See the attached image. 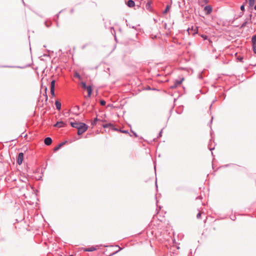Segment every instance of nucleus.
Masks as SVG:
<instances>
[{
    "label": "nucleus",
    "mask_w": 256,
    "mask_h": 256,
    "mask_svg": "<svg viewBox=\"0 0 256 256\" xmlns=\"http://www.w3.org/2000/svg\"><path fill=\"white\" fill-rule=\"evenodd\" d=\"M70 126L78 130L77 134L81 135L88 129V126L82 122H70Z\"/></svg>",
    "instance_id": "nucleus-1"
},
{
    "label": "nucleus",
    "mask_w": 256,
    "mask_h": 256,
    "mask_svg": "<svg viewBox=\"0 0 256 256\" xmlns=\"http://www.w3.org/2000/svg\"><path fill=\"white\" fill-rule=\"evenodd\" d=\"M252 14H250L244 20V22L240 26V28L242 29L244 28L247 24L252 23Z\"/></svg>",
    "instance_id": "nucleus-2"
},
{
    "label": "nucleus",
    "mask_w": 256,
    "mask_h": 256,
    "mask_svg": "<svg viewBox=\"0 0 256 256\" xmlns=\"http://www.w3.org/2000/svg\"><path fill=\"white\" fill-rule=\"evenodd\" d=\"M252 48L254 53L256 54V34L252 36Z\"/></svg>",
    "instance_id": "nucleus-3"
},
{
    "label": "nucleus",
    "mask_w": 256,
    "mask_h": 256,
    "mask_svg": "<svg viewBox=\"0 0 256 256\" xmlns=\"http://www.w3.org/2000/svg\"><path fill=\"white\" fill-rule=\"evenodd\" d=\"M184 80V78H182L180 80H176L174 82V84L170 86V88L174 89L176 88L178 85L180 84Z\"/></svg>",
    "instance_id": "nucleus-4"
},
{
    "label": "nucleus",
    "mask_w": 256,
    "mask_h": 256,
    "mask_svg": "<svg viewBox=\"0 0 256 256\" xmlns=\"http://www.w3.org/2000/svg\"><path fill=\"white\" fill-rule=\"evenodd\" d=\"M55 82L56 80H52L50 82V93L52 97H54L55 96L54 94V88H55Z\"/></svg>",
    "instance_id": "nucleus-5"
},
{
    "label": "nucleus",
    "mask_w": 256,
    "mask_h": 256,
    "mask_svg": "<svg viewBox=\"0 0 256 256\" xmlns=\"http://www.w3.org/2000/svg\"><path fill=\"white\" fill-rule=\"evenodd\" d=\"M24 154L23 152L18 153L16 159V162L18 164L20 165L22 164L24 160Z\"/></svg>",
    "instance_id": "nucleus-6"
},
{
    "label": "nucleus",
    "mask_w": 256,
    "mask_h": 256,
    "mask_svg": "<svg viewBox=\"0 0 256 256\" xmlns=\"http://www.w3.org/2000/svg\"><path fill=\"white\" fill-rule=\"evenodd\" d=\"M204 12H205L206 14H210L212 12V7L208 5V6H206L204 8Z\"/></svg>",
    "instance_id": "nucleus-7"
},
{
    "label": "nucleus",
    "mask_w": 256,
    "mask_h": 256,
    "mask_svg": "<svg viewBox=\"0 0 256 256\" xmlns=\"http://www.w3.org/2000/svg\"><path fill=\"white\" fill-rule=\"evenodd\" d=\"M248 10H250V12H252V8L254 6L255 0H248Z\"/></svg>",
    "instance_id": "nucleus-8"
},
{
    "label": "nucleus",
    "mask_w": 256,
    "mask_h": 256,
    "mask_svg": "<svg viewBox=\"0 0 256 256\" xmlns=\"http://www.w3.org/2000/svg\"><path fill=\"white\" fill-rule=\"evenodd\" d=\"M52 142V140L50 137H46L44 140V143L46 146H50Z\"/></svg>",
    "instance_id": "nucleus-9"
},
{
    "label": "nucleus",
    "mask_w": 256,
    "mask_h": 256,
    "mask_svg": "<svg viewBox=\"0 0 256 256\" xmlns=\"http://www.w3.org/2000/svg\"><path fill=\"white\" fill-rule=\"evenodd\" d=\"M126 4L129 8H133L135 6V2L133 0H128L126 2Z\"/></svg>",
    "instance_id": "nucleus-10"
},
{
    "label": "nucleus",
    "mask_w": 256,
    "mask_h": 256,
    "mask_svg": "<svg viewBox=\"0 0 256 256\" xmlns=\"http://www.w3.org/2000/svg\"><path fill=\"white\" fill-rule=\"evenodd\" d=\"M67 142V141H64L58 144L54 148V151L56 152L62 146L64 145Z\"/></svg>",
    "instance_id": "nucleus-11"
},
{
    "label": "nucleus",
    "mask_w": 256,
    "mask_h": 256,
    "mask_svg": "<svg viewBox=\"0 0 256 256\" xmlns=\"http://www.w3.org/2000/svg\"><path fill=\"white\" fill-rule=\"evenodd\" d=\"M86 90H87L88 92L87 96L88 98L90 97L92 92V86L90 85H88V87Z\"/></svg>",
    "instance_id": "nucleus-12"
},
{
    "label": "nucleus",
    "mask_w": 256,
    "mask_h": 256,
    "mask_svg": "<svg viewBox=\"0 0 256 256\" xmlns=\"http://www.w3.org/2000/svg\"><path fill=\"white\" fill-rule=\"evenodd\" d=\"M152 3V1L149 0L148 2L146 4V9L151 12H152V9L151 6Z\"/></svg>",
    "instance_id": "nucleus-13"
},
{
    "label": "nucleus",
    "mask_w": 256,
    "mask_h": 256,
    "mask_svg": "<svg viewBox=\"0 0 256 256\" xmlns=\"http://www.w3.org/2000/svg\"><path fill=\"white\" fill-rule=\"evenodd\" d=\"M55 105H56V109L58 110H60L61 109V106H62L61 102L58 100H56L55 102Z\"/></svg>",
    "instance_id": "nucleus-14"
},
{
    "label": "nucleus",
    "mask_w": 256,
    "mask_h": 256,
    "mask_svg": "<svg viewBox=\"0 0 256 256\" xmlns=\"http://www.w3.org/2000/svg\"><path fill=\"white\" fill-rule=\"evenodd\" d=\"M30 66V64H26L25 66H4V67H6V68H26V67Z\"/></svg>",
    "instance_id": "nucleus-15"
},
{
    "label": "nucleus",
    "mask_w": 256,
    "mask_h": 256,
    "mask_svg": "<svg viewBox=\"0 0 256 256\" xmlns=\"http://www.w3.org/2000/svg\"><path fill=\"white\" fill-rule=\"evenodd\" d=\"M96 249L94 246L86 248L84 250V252H94Z\"/></svg>",
    "instance_id": "nucleus-16"
},
{
    "label": "nucleus",
    "mask_w": 256,
    "mask_h": 256,
    "mask_svg": "<svg viewBox=\"0 0 256 256\" xmlns=\"http://www.w3.org/2000/svg\"><path fill=\"white\" fill-rule=\"evenodd\" d=\"M170 5H169V4H168V5L166 6V8H165L164 10L163 11V12H162V14H167V13H168V12L170 10Z\"/></svg>",
    "instance_id": "nucleus-17"
},
{
    "label": "nucleus",
    "mask_w": 256,
    "mask_h": 256,
    "mask_svg": "<svg viewBox=\"0 0 256 256\" xmlns=\"http://www.w3.org/2000/svg\"><path fill=\"white\" fill-rule=\"evenodd\" d=\"M102 127L104 128H112V127H114V124H112V123H108V124H102Z\"/></svg>",
    "instance_id": "nucleus-18"
},
{
    "label": "nucleus",
    "mask_w": 256,
    "mask_h": 256,
    "mask_svg": "<svg viewBox=\"0 0 256 256\" xmlns=\"http://www.w3.org/2000/svg\"><path fill=\"white\" fill-rule=\"evenodd\" d=\"M44 96H45V101L46 102L48 100V95H47V93H46L47 87L46 86H44Z\"/></svg>",
    "instance_id": "nucleus-19"
},
{
    "label": "nucleus",
    "mask_w": 256,
    "mask_h": 256,
    "mask_svg": "<svg viewBox=\"0 0 256 256\" xmlns=\"http://www.w3.org/2000/svg\"><path fill=\"white\" fill-rule=\"evenodd\" d=\"M59 123V128H64L66 126V124L63 121H58Z\"/></svg>",
    "instance_id": "nucleus-20"
},
{
    "label": "nucleus",
    "mask_w": 256,
    "mask_h": 256,
    "mask_svg": "<svg viewBox=\"0 0 256 256\" xmlns=\"http://www.w3.org/2000/svg\"><path fill=\"white\" fill-rule=\"evenodd\" d=\"M98 120H100L97 118L96 117V118H94V120H92V122L91 123V124L92 126H94L96 124V122H98Z\"/></svg>",
    "instance_id": "nucleus-21"
},
{
    "label": "nucleus",
    "mask_w": 256,
    "mask_h": 256,
    "mask_svg": "<svg viewBox=\"0 0 256 256\" xmlns=\"http://www.w3.org/2000/svg\"><path fill=\"white\" fill-rule=\"evenodd\" d=\"M247 0H245V2L240 6V9L242 12H244L245 10V4H246Z\"/></svg>",
    "instance_id": "nucleus-22"
},
{
    "label": "nucleus",
    "mask_w": 256,
    "mask_h": 256,
    "mask_svg": "<svg viewBox=\"0 0 256 256\" xmlns=\"http://www.w3.org/2000/svg\"><path fill=\"white\" fill-rule=\"evenodd\" d=\"M81 86L82 88L86 90L88 87V86L86 85V82H81Z\"/></svg>",
    "instance_id": "nucleus-23"
},
{
    "label": "nucleus",
    "mask_w": 256,
    "mask_h": 256,
    "mask_svg": "<svg viewBox=\"0 0 256 256\" xmlns=\"http://www.w3.org/2000/svg\"><path fill=\"white\" fill-rule=\"evenodd\" d=\"M243 15H244V12H242L240 13V14H238V16L237 17L234 18V20H236L238 18L242 16Z\"/></svg>",
    "instance_id": "nucleus-24"
},
{
    "label": "nucleus",
    "mask_w": 256,
    "mask_h": 256,
    "mask_svg": "<svg viewBox=\"0 0 256 256\" xmlns=\"http://www.w3.org/2000/svg\"><path fill=\"white\" fill-rule=\"evenodd\" d=\"M146 89V90H158L157 89H156V88H151L150 86H148Z\"/></svg>",
    "instance_id": "nucleus-25"
},
{
    "label": "nucleus",
    "mask_w": 256,
    "mask_h": 256,
    "mask_svg": "<svg viewBox=\"0 0 256 256\" xmlns=\"http://www.w3.org/2000/svg\"><path fill=\"white\" fill-rule=\"evenodd\" d=\"M100 104L102 106H104L106 104V102L104 100H100Z\"/></svg>",
    "instance_id": "nucleus-26"
},
{
    "label": "nucleus",
    "mask_w": 256,
    "mask_h": 256,
    "mask_svg": "<svg viewBox=\"0 0 256 256\" xmlns=\"http://www.w3.org/2000/svg\"><path fill=\"white\" fill-rule=\"evenodd\" d=\"M74 76L76 77V78H78L79 79L81 78V76H80V75L78 72H76L75 73Z\"/></svg>",
    "instance_id": "nucleus-27"
},
{
    "label": "nucleus",
    "mask_w": 256,
    "mask_h": 256,
    "mask_svg": "<svg viewBox=\"0 0 256 256\" xmlns=\"http://www.w3.org/2000/svg\"><path fill=\"white\" fill-rule=\"evenodd\" d=\"M44 24L47 28H49L51 26L52 23L50 22V24H48L46 22H45Z\"/></svg>",
    "instance_id": "nucleus-28"
},
{
    "label": "nucleus",
    "mask_w": 256,
    "mask_h": 256,
    "mask_svg": "<svg viewBox=\"0 0 256 256\" xmlns=\"http://www.w3.org/2000/svg\"><path fill=\"white\" fill-rule=\"evenodd\" d=\"M120 132H121L124 133V134H130L128 132L127 130H120Z\"/></svg>",
    "instance_id": "nucleus-29"
},
{
    "label": "nucleus",
    "mask_w": 256,
    "mask_h": 256,
    "mask_svg": "<svg viewBox=\"0 0 256 256\" xmlns=\"http://www.w3.org/2000/svg\"><path fill=\"white\" fill-rule=\"evenodd\" d=\"M212 120H213V116L212 117V118L209 122V124H208L209 126L212 128Z\"/></svg>",
    "instance_id": "nucleus-30"
},
{
    "label": "nucleus",
    "mask_w": 256,
    "mask_h": 256,
    "mask_svg": "<svg viewBox=\"0 0 256 256\" xmlns=\"http://www.w3.org/2000/svg\"><path fill=\"white\" fill-rule=\"evenodd\" d=\"M74 110L78 111L80 110V106H76L74 107Z\"/></svg>",
    "instance_id": "nucleus-31"
},
{
    "label": "nucleus",
    "mask_w": 256,
    "mask_h": 256,
    "mask_svg": "<svg viewBox=\"0 0 256 256\" xmlns=\"http://www.w3.org/2000/svg\"><path fill=\"white\" fill-rule=\"evenodd\" d=\"M111 129L114 131H120V130H118V128H116L114 126V127H112Z\"/></svg>",
    "instance_id": "nucleus-32"
},
{
    "label": "nucleus",
    "mask_w": 256,
    "mask_h": 256,
    "mask_svg": "<svg viewBox=\"0 0 256 256\" xmlns=\"http://www.w3.org/2000/svg\"><path fill=\"white\" fill-rule=\"evenodd\" d=\"M130 131L132 132L134 136L135 137L137 138L138 136L137 134L133 131L132 129L130 130Z\"/></svg>",
    "instance_id": "nucleus-33"
},
{
    "label": "nucleus",
    "mask_w": 256,
    "mask_h": 256,
    "mask_svg": "<svg viewBox=\"0 0 256 256\" xmlns=\"http://www.w3.org/2000/svg\"><path fill=\"white\" fill-rule=\"evenodd\" d=\"M238 60L240 62H242L243 58L242 56H239L237 58Z\"/></svg>",
    "instance_id": "nucleus-34"
},
{
    "label": "nucleus",
    "mask_w": 256,
    "mask_h": 256,
    "mask_svg": "<svg viewBox=\"0 0 256 256\" xmlns=\"http://www.w3.org/2000/svg\"><path fill=\"white\" fill-rule=\"evenodd\" d=\"M208 148H209L210 150L212 151V150H214V147L212 148L210 146V144H208Z\"/></svg>",
    "instance_id": "nucleus-35"
},
{
    "label": "nucleus",
    "mask_w": 256,
    "mask_h": 256,
    "mask_svg": "<svg viewBox=\"0 0 256 256\" xmlns=\"http://www.w3.org/2000/svg\"><path fill=\"white\" fill-rule=\"evenodd\" d=\"M59 123L60 122H57L54 125V127H58L59 128Z\"/></svg>",
    "instance_id": "nucleus-36"
},
{
    "label": "nucleus",
    "mask_w": 256,
    "mask_h": 256,
    "mask_svg": "<svg viewBox=\"0 0 256 256\" xmlns=\"http://www.w3.org/2000/svg\"><path fill=\"white\" fill-rule=\"evenodd\" d=\"M162 129L161 130L160 132L158 135V138L162 136Z\"/></svg>",
    "instance_id": "nucleus-37"
},
{
    "label": "nucleus",
    "mask_w": 256,
    "mask_h": 256,
    "mask_svg": "<svg viewBox=\"0 0 256 256\" xmlns=\"http://www.w3.org/2000/svg\"><path fill=\"white\" fill-rule=\"evenodd\" d=\"M200 216H201V213L198 212L196 215L197 218H200Z\"/></svg>",
    "instance_id": "nucleus-38"
},
{
    "label": "nucleus",
    "mask_w": 256,
    "mask_h": 256,
    "mask_svg": "<svg viewBox=\"0 0 256 256\" xmlns=\"http://www.w3.org/2000/svg\"><path fill=\"white\" fill-rule=\"evenodd\" d=\"M82 105L83 106H85V105H86V106H90V103H88V104H86V102H84L83 104H82Z\"/></svg>",
    "instance_id": "nucleus-39"
},
{
    "label": "nucleus",
    "mask_w": 256,
    "mask_h": 256,
    "mask_svg": "<svg viewBox=\"0 0 256 256\" xmlns=\"http://www.w3.org/2000/svg\"><path fill=\"white\" fill-rule=\"evenodd\" d=\"M88 46V44H85L83 45V46H82V50L84 49V48H86V46Z\"/></svg>",
    "instance_id": "nucleus-40"
},
{
    "label": "nucleus",
    "mask_w": 256,
    "mask_h": 256,
    "mask_svg": "<svg viewBox=\"0 0 256 256\" xmlns=\"http://www.w3.org/2000/svg\"><path fill=\"white\" fill-rule=\"evenodd\" d=\"M216 100V97H215L214 100L212 101V104H210V108L212 107V104L213 103H214Z\"/></svg>",
    "instance_id": "nucleus-41"
},
{
    "label": "nucleus",
    "mask_w": 256,
    "mask_h": 256,
    "mask_svg": "<svg viewBox=\"0 0 256 256\" xmlns=\"http://www.w3.org/2000/svg\"><path fill=\"white\" fill-rule=\"evenodd\" d=\"M236 218V217L235 216H234L230 218V219L232 220H235Z\"/></svg>",
    "instance_id": "nucleus-42"
},
{
    "label": "nucleus",
    "mask_w": 256,
    "mask_h": 256,
    "mask_svg": "<svg viewBox=\"0 0 256 256\" xmlns=\"http://www.w3.org/2000/svg\"><path fill=\"white\" fill-rule=\"evenodd\" d=\"M202 37L204 40H206V39L207 38V37H208V36H206V35H202Z\"/></svg>",
    "instance_id": "nucleus-43"
},
{
    "label": "nucleus",
    "mask_w": 256,
    "mask_h": 256,
    "mask_svg": "<svg viewBox=\"0 0 256 256\" xmlns=\"http://www.w3.org/2000/svg\"><path fill=\"white\" fill-rule=\"evenodd\" d=\"M202 1L206 4L208 3V0H202Z\"/></svg>",
    "instance_id": "nucleus-44"
},
{
    "label": "nucleus",
    "mask_w": 256,
    "mask_h": 256,
    "mask_svg": "<svg viewBox=\"0 0 256 256\" xmlns=\"http://www.w3.org/2000/svg\"><path fill=\"white\" fill-rule=\"evenodd\" d=\"M155 185L156 188H158V185H157V180L156 178V182H155Z\"/></svg>",
    "instance_id": "nucleus-45"
},
{
    "label": "nucleus",
    "mask_w": 256,
    "mask_h": 256,
    "mask_svg": "<svg viewBox=\"0 0 256 256\" xmlns=\"http://www.w3.org/2000/svg\"><path fill=\"white\" fill-rule=\"evenodd\" d=\"M210 129H211V131H210V135H211V136H212V134H213L214 132L212 131V128H210Z\"/></svg>",
    "instance_id": "nucleus-46"
},
{
    "label": "nucleus",
    "mask_w": 256,
    "mask_h": 256,
    "mask_svg": "<svg viewBox=\"0 0 256 256\" xmlns=\"http://www.w3.org/2000/svg\"><path fill=\"white\" fill-rule=\"evenodd\" d=\"M61 12H62V10H61V11H60V12L58 14H56V17H57V18H58V17L59 14H60Z\"/></svg>",
    "instance_id": "nucleus-47"
},
{
    "label": "nucleus",
    "mask_w": 256,
    "mask_h": 256,
    "mask_svg": "<svg viewBox=\"0 0 256 256\" xmlns=\"http://www.w3.org/2000/svg\"><path fill=\"white\" fill-rule=\"evenodd\" d=\"M131 28L136 30V28L135 26H132Z\"/></svg>",
    "instance_id": "nucleus-48"
},
{
    "label": "nucleus",
    "mask_w": 256,
    "mask_h": 256,
    "mask_svg": "<svg viewBox=\"0 0 256 256\" xmlns=\"http://www.w3.org/2000/svg\"><path fill=\"white\" fill-rule=\"evenodd\" d=\"M74 114H76V116H78L79 114V113L76 112H74Z\"/></svg>",
    "instance_id": "nucleus-49"
},
{
    "label": "nucleus",
    "mask_w": 256,
    "mask_h": 256,
    "mask_svg": "<svg viewBox=\"0 0 256 256\" xmlns=\"http://www.w3.org/2000/svg\"><path fill=\"white\" fill-rule=\"evenodd\" d=\"M127 26H129L130 28H131V24H126Z\"/></svg>",
    "instance_id": "nucleus-50"
},
{
    "label": "nucleus",
    "mask_w": 256,
    "mask_h": 256,
    "mask_svg": "<svg viewBox=\"0 0 256 256\" xmlns=\"http://www.w3.org/2000/svg\"><path fill=\"white\" fill-rule=\"evenodd\" d=\"M114 39L116 40V33L114 32Z\"/></svg>",
    "instance_id": "nucleus-51"
},
{
    "label": "nucleus",
    "mask_w": 256,
    "mask_h": 256,
    "mask_svg": "<svg viewBox=\"0 0 256 256\" xmlns=\"http://www.w3.org/2000/svg\"><path fill=\"white\" fill-rule=\"evenodd\" d=\"M254 9L256 10V4L254 6Z\"/></svg>",
    "instance_id": "nucleus-52"
},
{
    "label": "nucleus",
    "mask_w": 256,
    "mask_h": 256,
    "mask_svg": "<svg viewBox=\"0 0 256 256\" xmlns=\"http://www.w3.org/2000/svg\"><path fill=\"white\" fill-rule=\"evenodd\" d=\"M73 11H74V10H73V9H72V10H71V12H73Z\"/></svg>",
    "instance_id": "nucleus-53"
},
{
    "label": "nucleus",
    "mask_w": 256,
    "mask_h": 256,
    "mask_svg": "<svg viewBox=\"0 0 256 256\" xmlns=\"http://www.w3.org/2000/svg\"><path fill=\"white\" fill-rule=\"evenodd\" d=\"M229 166V164H226V165L225 166H226V167H227V166Z\"/></svg>",
    "instance_id": "nucleus-54"
},
{
    "label": "nucleus",
    "mask_w": 256,
    "mask_h": 256,
    "mask_svg": "<svg viewBox=\"0 0 256 256\" xmlns=\"http://www.w3.org/2000/svg\"><path fill=\"white\" fill-rule=\"evenodd\" d=\"M22 1L23 4H24V1L23 0H22Z\"/></svg>",
    "instance_id": "nucleus-55"
},
{
    "label": "nucleus",
    "mask_w": 256,
    "mask_h": 256,
    "mask_svg": "<svg viewBox=\"0 0 256 256\" xmlns=\"http://www.w3.org/2000/svg\"><path fill=\"white\" fill-rule=\"evenodd\" d=\"M196 33V32H194L193 33V34L194 35Z\"/></svg>",
    "instance_id": "nucleus-56"
},
{
    "label": "nucleus",
    "mask_w": 256,
    "mask_h": 256,
    "mask_svg": "<svg viewBox=\"0 0 256 256\" xmlns=\"http://www.w3.org/2000/svg\"><path fill=\"white\" fill-rule=\"evenodd\" d=\"M44 48H46V45H44Z\"/></svg>",
    "instance_id": "nucleus-57"
},
{
    "label": "nucleus",
    "mask_w": 256,
    "mask_h": 256,
    "mask_svg": "<svg viewBox=\"0 0 256 256\" xmlns=\"http://www.w3.org/2000/svg\"><path fill=\"white\" fill-rule=\"evenodd\" d=\"M176 190H179V188H176Z\"/></svg>",
    "instance_id": "nucleus-58"
},
{
    "label": "nucleus",
    "mask_w": 256,
    "mask_h": 256,
    "mask_svg": "<svg viewBox=\"0 0 256 256\" xmlns=\"http://www.w3.org/2000/svg\"><path fill=\"white\" fill-rule=\"evenodd\" d=\"M156 166H154V170H156Z\"/></svg>",
    "instance_id": "nucleus-59"
}]
</instances>
